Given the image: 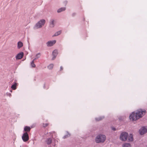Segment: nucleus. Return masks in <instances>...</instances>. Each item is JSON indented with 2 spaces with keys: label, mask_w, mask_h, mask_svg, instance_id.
I'll return each instance as SVG.
<instances>
[{
  "label": "nucleus",
  "mask_w": 147,
  "mask_h": 147,
  "mask_svg": "<svg viewBox=\"0 0 147 147\" xmlns=\"http://www.w3.org/2000/svg\"><path fill=\"white\" fill-rule=\"evenodd\" d=\"M17 83H15L13 85L11 86V88L13 90L16 89V88Z\"/></svg>",
  "instance_id": "nucleus-18"
},
{
  "label": "nucleus",
  "mask_w": 147,
  "mask_h": 147,
  "mask_svg": "<svg viewBox=\"0 0 147 147\" xmlns=\"http://www.w3.org/2000/svg\"><path fill=\"white\" fill-rule=\"evenodd\" d=\"M139 132L141 135H142L147 132V129L144 127H142L139 130Z\"/></svg>",
  "instance_id": "nucleus-6"
},
{
  "label": "nucleus",
  "mask_w": 147,
  "mask_h": 147,
  "mask_svg": "<svg viewBox=\"0 0 147 147\" xmlns=\"http://www.w3.org/2000/svg\"><path fill=\"white\" fill-rule=\"evenodd\" d=\"M101 141V135L99 134L97 136L95 139V142L97 143H99Z\"/></svg>",
  "instance_id": "nucleus-10"
},
{
  "label": "nucleus",
  "mask_w": 147,
  "mask_h": 147,
  "mask_svg": "<svg viewBox=\"0 0 147 147\" xmlns=\"http://www.w3.org/2000/svg\"><path fill=\"white\" fill-rule=\"evenodd\" d=\"M129 119L131 121H136L138 119L137 118V116L136 113L135 112H132L129 116Z\"/></svg>",
  "instance_id": "nucleus-4"
},
{
  "label": "nucleus",
  "mask_w": 147,
  "mask_h": 147,
  "mask_svg": "<svg viewBox=\"0 0 147 147\" xmlns=\"http://www.w3.org/2000/svg\"><path fill=\"white\" fill-rule=\"evenodd\" d=\"M55 145H56V144H53V146H55Z\"/></svg>",
  "instance_id": "nucleus-26"
},
{
  "label": "nucleus",
  "mask_w": 147,
  "mask_h": 147,
  "mask_svg": "<svg viewBox=\"0 0 147 147\" xmlns=\"http://www.w3.org/2000/svg\"><path fill=\"white\" fill-rule=\"evenodd\" d=\"M60 69H61V70H62V69H62V67H60Z\"/></svg>",
  "instance_id": "nucleus-27"
},
{
  "label": "nucleus",
  "mask_w": 147,
  "mask_h": 147,
  "mask_svg": "<svg viewBox=\"0 0 147 147\" xmlns=\"http://www.w3.org/2000/svg\"><path fill=\"white\" fill-rule=\"evenodd\" d=\"M24 130L25 131H29L30 130V128L29 127L26 126L24 127Z\"/></svg>",
  "instance_id": "nucleus-16"
},
{
  "label": "nucleus",
  "mask_w": 147,
  "mask_h": 147,
  "mask_svg": "<svg viewBox=\"0 0 147 147\" xmlns=\"http://www.w3.org/2000/svg\"><path fill=\"white\" fill-rule=\"evenodd\" d=\"M128 137V134L126 132H123L121 133L120 136V139L123 141H126Z\"/></svg>",
  "instance_id": "nucleus-2"
},
{
  "label": "nucleus",
  "mask_w": 147,
  "mask_h": 147,
  "mask_svg": "<svg viewBox=\"0 0 147 147\" xmlns=\"http://www.w3.org/2000/svg\"><path fill=\"white\" fill-rule=\"evenodd\" d=\"M61 31H58L55 33V34L53 36H57L59 35H60L61 34Z\"/></svg>",
  "instance_id": "nucleus-21"
},
{
  "label": "nucleus",
  "mask_w": 147,
  "mask_h": 147,
  "mask_svg": "<svg viewBox=\"0 0 147 147\" xmlns=\"http://www.w3.org/2000/svg\"><path fill=\"white\" fill-rule=\"evenodd\" d=\"M57 51L56 50H55L52 52V55L53 56V59H54L56 57L57 54Z\"/></svg>",
  "instance_id": "nucleus-11"
},
{
  "label": "nucleus",
  "mask_w": 147,
  "mask_h": 147,
  "mask_svg": "<svg viewBox=\"0 0 147 147\" xmlns=\"http://www.w3.org/2000/svg\"><path fill=\"white\" fill-rule=\"evenodd\" d=\"M122 147H131V146L129 143H125L122 145Z\"/></svg>",
  "instance_id": "nucleus-17"
},
{
  "label": "nucleus",
  "mask_w": 147,
  "mask_h": 147,
  "mask_svg": "<svg viewBox=\"0 0 147 147\" xmlns=\"http://www.w3.org/2000/svg\"><path fill=\"white\" fill-rule=\"evenodd\" d=\"M51 142L52 140L51 138H49L46 141V142L47 144L48 145H50L51 143Z\"/></svg>",
  "instance_id": "nucleus-14"
},
{
  "label": "nucleus",
  "mask_w": 147,
  "mask_h": 147,
  "mask_svg": "<svg viewBox=\"0 0 147 147\" xmlns=\"http://www.w3.org/2000/svg\"><path fill=\"white\" fill-rule=\"evenodd\" d=\"M112 129L113 131H115L116 130V128L113 127L112 128Z\"/></svg>",
  "instance_id": "nucleus-24"
},
{
  "label": "nucleus",
  "mask_w": 147,
  "mask_h": 147,
  "mask_svg": "<svg viewBox=\"0 0 147 147\" xmlns=\"http://www.w3.org/2000/svg\"><path fill=\"white\" fill-rule=\"evenodd\" d=\"M70 136V134L68 133H67V134L66 135H65L64 136L63 138H67V137L69 136Z\"/></svg>",
  "instance_id": "nucleus-23"
},
{
  "label": "nucleus",
  "mask_w": 147,
  "mask_h": 147,
  "mask_svg": "<svg viewBox=\"0 0 147 147\" xmlns=\"http://www.w3.org/2000/svg\"><path fill=\"white\" fill-rule=\"evenodd\" d=\"M56 41L55 40H50L47 42L46 44L48 47H51L54 45L56 43Z\"/></svg>",
  "instance_id": "nucleus-7"
},
{
  "label": "nucleus",
  "mask_w": 147,
  "mask_h": 147,
  "mask_svg": "<svg viewBox=\"0 0 147 147\" xmlns=\"http://www.w3.org/2000/svg\"><path fill=\"white\" fill-rule=\"evenodd\" d=\"M36 59V58L34 59L33 61H32L31 63V65L32 67H35V65L34 63V61Z\"/></svg>",
  "instance_id": "nucleus-20"
},
{
  "label": "nucleus",
  "mask_w": 147,
  "mask_h": 147,
  "mask_svg": "<svg viewBox=\"0 0 147 147\" xmlns=\"http://www.w3.org/2000/svg\"><path fill=\"white\" fill-rule=\"evenodd\" d=\"M106 139V137L105 135H102V143H103L105 141Z\"/></svg>",
  "instance_id": "nucleus-19"
},
{
  "label": "nucleus",
  "mask_w": 147,
  "mask_h": 147,
  "mask_svg": "<svg viewBox=\"0 0 147 147\" xmlns=\"http://www.w3.org/2000/svg\"><path fill=\"white\" fill-rule=\"evenodd\" d=\"M146 111L145 110H142L141 109H139L137 110L136 114L137 116V118L138 119L142 117L146 113Z\"/></svg>",
  "instance_id": "nucleus-3"
},
{
  "label": "nucleus",
  "mask_w": 147,
  "mask_h": 147,
  "mask_svg": "<svg viewBox=\"0 0 147 147\" xmlns=\"http://www.w3.org/2000/svg\"><path fill=\"white\" fill-rule=\"evenodd\" d=\"M9 95L10 96V97L11 96V94H9Z\"/></svg>",
  "instance_id": "nucleus-28"
},
{
  "label": "nucleus",
  "mask_w": 147,
  "mask_h": 147,
  "mask_svg": "<svg viewBox=\"0 0 147 147\" xmlns=\"http://www.w3.org/2000/svg\"><path fill=\"white\" fill-rule=\"evenodd\" d=\"M10 91L11 92H12V90H10Z\"/></svg>",
  "instance_id": "nucleus-29"
},
{
  "label": "nucleus",
  "mask_w": 147,
  "mask_h": 147,
  "mask_svg": "<svg viewBox=\"0 0 147 147\" xmlns=\"http://www.w3.org/2000/svg\"><path fill=\"white\" fill-rule=\"evenodd\" d=\"M49 26L51 28L54 27L55 25V21L53 19H51L50 21Z\"/></svg>",
  "instance_id": "nucleus-9"
},
{
  "label": "nucleus",
  "mask_w": 147,
  "mask_h": 147,
  "mask_svg": "<svg viewBox=\"0 0 147 147\" xmlns=\"http://www.w3.org/2000/svg\"><path fill=\"white\" fill-rule=\"evenodd\" d=\"M66 9L65 7H61L58 9L57 10V12L58 13L61 12L62 11H64Z\"/></svg>",
  "instance_id": "nucleus-12"
},
{
  "label": "nucleus",
  "mask_w": 147,
  "mask_h": 147,
  "mask_svg": "<svg viewBox=\"0 0 147 147\" xmlns=\"http://www.w3.org/2000/svg\"><path fill=\"white\" fill-rule=\"evenodd\" d=\"M47 125V124H46L45 125H43V126L44 127H45V126H46Z\"/></svg>",
  "instance_id": "nucleus-25"
},
{
  "label": "nucleus",
  "mask_w": 147,
  "mask_h": 147,
  "mask_svg": "<svg viewBox=\"0 0 147 147\" xmlns=\"http://www.w3.org/2000/svg\"><path fill=\"white\" fill-rule=\"evenodd\" d=\"M128 140L129 141L132 142L133 140V135L131 134H129V136L128 137Z\"/></svg>",
  "instance_id": "nucleus-15"
},
{
  "label": "nucleus",
  "mask_w": 147,
  "mask_h": 147,
  "mask_svg": "<svg viewBox=\"0 0 147 147\" xmlns=\"http://www.w3.org/2000/svg\"><path fill=\"white\" fill-rule=\"evenodd\" d=\"M46 22L45 20L44 19H41L34 26V29H38L41 28L44 26Z\"/></svg>",
  "instance_id": "nucleus-1"
},
{
  "label": "nucleus",
  "mask_w": 147,
  "mask_h": 147,
  "mask_svg": "<svg viewBox=\"0 0 147 147\" xmlns=\"http://www.w3.org/2000/svg\"><path fill=\"white\" fill-rule=\"evenodd\" d=\"M23 46V43L21 41H19L18 42V48L20 49Z\"/></svg>",
  "instance_id": "nucleus-13"
},
{
  "label": "nucleus",
  "mask_w": 147,
  "mask_h": 147,
  "mask_svg": "<svg viewBox=\"0 0 147 147\" xmlns=\"http://www.w3.org/2000/svg\"><path fill=\"white\" fill-rule=\"evenodd\" d=\"M24 55V53L22 52H20L16 56V59H22Z\"/></svg>",
  "instance_id": "nucleus-8"
},
{
  "label": "nucleus",
  "mask_w": 147,
  "mask_h": 147,
  "mask_svg": "<svg viewBox=\"0 0 147 147\" xmlns=\"http://www.w3.org/2000/svg\"><path fill=\"white\" fill-rule=\"evenodd\" d=\"M53 67V65L52 64H51L49 65L48 66V68L49 69H52Z\"/></svg>",
  "instance_id": "nucleus-22"
},
{
  "label": "nucleus",
  "mask_w": 147,
  "mask_h": 147,
  "mask_svg": "<svg viewBox=\"0 0 147 147\" xmlns=\"http://www.w3.org/2000/svg\"><path fill=\"white\" fill-rule=\"evenodd\" d=\"M22 139L24 142H26L29 140L28 135L27 132H25L23 134L22 136Z\"/></svg>",
  "instance_id": "nucleus-5"
}]
</instances>
